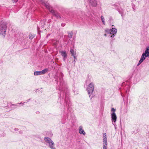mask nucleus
<instances>
[{
    "label": "nucleus",
    "mask_w": 149,
    "mask_h": 149,
    "mask_svg": "<svg viewBox=\"0 0 149 149\" xmlns=\"http://www.w3.org/2000/svg\"><path fill=\"white\" fill-rule=\"evenodd\" d=\"M63 74L62 72H60L59 73L56 74L54 77L57 84H58L59 81L60 82L59 85H58V86L56 88V89L59 90L60 93L59 96L60 101H58V102H60L61 105L63 103L64 104V106L60 107L61 109H65V110L66 111L67 108V112L64 110V114H66L67 118H68L70 113V117L73 120L75 119V117L74 114L72 113L73 110L71 107V103L69 97V90L64 82L63 79Z\"/></svg>",
    "instance_id": "1"
},
{
    "label": "nucleus",
    "mask_w": 149,
    "mask_h": 149,
    "mask_svg": "<svg viewBox=\"0 0 149 149\" xmlns=\"http://www.w3.org/2000/svg\"><path fill=\"white\" fill-rule=\"evenodd\" d=\"M130 81L129 79L123 82L121 84V87L119 88L120 90L121 91L123 89L124 91V92L127 93L130 91Z\"/></svg>",
    "instance_id": "2"
},
{
    "label": "nucleus",
    "mask_w": 149,
    "mask_h": 149,
    "mask_svg": "<svg viewBox=\"0 0 149 149\" xmlns=\"http://www.w3.org/2000/svg\"><path fill=\"white\" fill-rule=\"evenodd\" d=\"M7 22L2 21L0 23V35L4 37L7 29Z\"/></svg>",
    "instance_id": "3"
},
{
    "label": "nucleus",
    "mask_w": 149,
    "mask_h": 149,
    "mask_svg": "<svg viewBox=\"0 0 149 149\" xmlns=\"http://www.w3.org/2000/svg\"><path fill=\"white\" fill-rule=\"evenodd\" d=\"M49 12L52 14L58 20L61 19L64 20L65 19V17L61 16L60 13L58 11L56 10L53 9V8H50L48 10Z\"/></svg>",
    "instance_id": "4"
},
{
    "label": "nucleus",
    "mask_w": 149,
    "mask_h": 149,
    "mask_svg": "<svg viewBox=\"0 0 149 149\" xmlns=\"http://www.w3.org/2000/svg\"><path fill=\"white\" fill-rule=\"evenodd\" d=\"M94 89V84L92 82L90 83L88 85L86 90L89 95V97H91V100L92 99V98L94 96V95L93 94Z\"/></svg>",
    "instance_id": "5"
},
{
    "label": "nucleus",
    "mask_w": 149,
    "mask_h": 149,
    "mask_svg": "<svg viewBox=\"0 0 149 149\" xmlns=\"http://www.w3.org/2000/svg\"><path fill=\"white\" fill-rule=\"evenodd\" d=\"M122 3L120 4H118V5H117L116 4H112V6H114L115 9H116L120 14L122 17L123 16H124L125 15V14L124 13V10L121 8V4Z\"/></svg>",
    "instance_id": "6"
},
{
    "label": "nucleus",
    "mask_w": 149,
    "mask_h": 149,
    "mask_svg": "<svg viewBox=\"0 0 149 149\" xmlns=\"http://www.w3.org/2000/svg\"><path fill=\"white\" fill-rule=\"evenodd\" d=\"M45 141L49 144V148L52 149H56L54 147V144L52 140L50 138L48 137H45L44 138Z\"/></svg>",
    "instance_id": "7"
},
{
    "label": "nucleus",
    "mask_w": 149,
    "mask_h": 149,
    "mask_svg": "<svg viewBox=\"0 0 149 149\" xmlns=\"http://www.w3.org/2000/svg\"><path fill=\"white\" fill-rule=\"evenodd\" d=\"M24 34L21 32H19L17 34H15V36L17 38L16 41L18 42L23 39L24 38Z\"/></svg>",
    "instance_id": "8"
},
{
    "label": "nucleus",
    "mask_w": 149,
    "mask_h": 149,
    "mask_svg": "<svg viewBox=\"0 0 149 149\" xmlns=\"http://www.w3.org/2000/svg\"><path fill=\"white\" fill-rule=\"evenodd\" d=\"M117 31V29L115 28H112L111 29H106L105 30V32L106 33L111 35L112 34H116Z\"/></svg>",
    "instance_id": "9"
},
{
    "label": "nucleus",
    "mask_w": 149,
    "mask_h": 149,
    "mask_svg": "<svg viewBox=\"0 0 149 149\" xmlns=\"http://www.w3.org/2000/svg\"><path fill=\"white\" fill-rule=\"evenodd\" d=\"M49 70L47 68H45L43 70L40 71H36L34 72V74L35 75H39L43 74L47 72Z\"/></svg>",
    "instance_id": "10"
},
{
    "label": "nucleus",
    "mask_w": 149,
    "mask_h": 149,
    "mask_svg": "<svg viewBox=\"0 0 149 149\" xmlns=\"http://www.w3.org/2000/svg\"><path fill=\"white\" fill-rule=\"evenodd\" d=\"M46 20L45 19H43L42 20H41L39 23V25H37V28L38 30L40 29L44 28L45 25L46 24Z\"/></svg>",
    "instance_id": "11"
},
{
    "label": "nucleus",
    "mask_w": 149,
    "mask_h": 149,
    "mask_svg": "<svg viewBox=\"0 0 149 149\" xmlns=\"http://www.w3.org/2000/svg\"><path fill=\"white\" fill-rule=\"evenodd\" d=\"M39 1L41 3L45 6L48 10L50 8H52V7L50 6L49 3L47 1H45V0H39Z\"/></svg>",
    "instance_id": "12"
},
{
    "label": "nucleus",
    "mask_w": 149,
    "mask_h": 149,
    "mask_svg": "<svg viewBox=\"0 0 149 149\" xmlns=\"http://www.w3.org/2000/svg\"><path fill=\"white\" fill-rule=\"evenodd\" d=\"M60 53H61V55L63 57V60L65 61L66 60L68 56L67 54L65 51H60Z\"/></svg>",
    "instance_id": "13"
},
{
    "label": "nucleus",
    "mask_w": 149,
    "mask_h": 149,
    "mask_svg": "<svg viewBox=\"0 0 149 149\" xmlns=\"http://www.w3.org/2000/svg\"><path fill=\"white\" fill-rule=\"evenodd\" d=\"M74 45H73V46H72L70 47V52L71 54V55L73 56L74 58L76 59V52H74Z\"/></svg>",
    "instance_id": "14"
},
{
    "label": "nucleus",
    "mask_w": 149,
    "mask_h": 149,
    "mask_svg": "<svg viewBox=\"0 0 149 149\" xmlns=\"http://www.w3.org/2000/svg\"><path fill=\"white\" fill-rule=\"evenodd\" d=\"M89 4L92 7H96L97 5V2L96 0H88Z\"/></svg>",
    "instance_id": "15"
},
{
    "label": "nucleus",
    "mask_w": 149,
    "mask_h": 149,
    "mask_svg": "<svg viewBox=\"0 0 149 149\" xmlns=\"http://www.w3.org/2000/svg\"><path fill=\"white\" fill-rule=\"evenodd\" d=\"M111 120L112 121V123H115L116 121L117 116L115 113H113L111 114Z\"/></svg>",
    "instance_id": "16"
},
{
    "label": "nucleus",
    "mask_w": 149,
    "mask_h": 149,
    "mask_svg": "<svg viewBox=\"0 0 149 149\" xmlns=\"http://www.w3.org/2000/svg\"><path fill=\"white\" fill-rule=\"evenodd\" d=\"M148 54H149V46H148L146 47L144 53H143L141 56L144 58L145 55Z\"/></svg>",
    "instance_id": "17"
},
{
    "label": "nucleus",
    "mask_w": 149,
    "mask_h": 149,
    "mask_svg": "<svg viewBox=\"0 0 149 149\" xmlns=\"http://www.w3.org/2000/svg\"><path fill=\"white\" fill-rule=\"evenodd\" d=\"M18 42L22 46H24L26 45L27 43V41L25 39V38H24L21 41H19Z\"/></svg>",
    "instance_id": "18"
},
{
    "label": "nucleus",
    "mask_w": 149,
    "mask_h": 149,
    "mask_svg": "<svg viewBox=\"0 0 149 149\" xmlns=\"http://www.w3.org/2000/svg\"><path fill=\"white\" fill-rule=\"evenodd\" d=\"M79 133L81 134H82L83 135H85L86 133L84 130L82 129L81 126L79 127Z\"/></svg>",
    "instance_id": "19"
},
{
    "label": "nucleus",
    "mask_w": 149,
    "mask_h": 149,
    "mask_svg": "<svg viewBox=\"0 0 149 149\" xmlns=\"http://www.w3.org/2000/svg\"><path fill=\"white\" fill-rule=\"evenodd\" d=\"M144 58L141 56L139 61L137 64V66H139L145 60Z\"/></svg>",
    "instance_id": "20"
},
{
    "label": "nucleus",
    "mask_w": 149,
    "mask_h": 149,
    "mask_svg": "<svg viewBox=\"0 0 149 149\" xmlns=\"http://www.w3.org/2000/svg\"><path fill=\"white\" fill-rule=\"evenodd\" d=\"M35 36V35L34 34H32L30 33L29 35V38L30 40L32 39Z\"/></svg>",
    "instance_id": "21"
},
{
    "label": "nucleus",
    "mask_w": 149,
    "mask_h": 149,
    "mask_svg": "<svg viewBox=\"0 0 149 149\" xmlns=\"http://www.w3.org/2000/svg\"><path fill=\"white\" fill-rule=\"evenodd\" d=\"M73 34V32L72 31L71 32V33H68V37L70 39L71 38L72 36V35Z\"/></svg>",
    "instance_id": "22"
},
{
    "label": "nucleus",
    "mask_w": 149,
    "mask_h": 149,
    "mask_svg": "<svg viewBox=\"0 0 149 149\" xmlns=\"http://www.w3.org/2000/svg\"><path fill=\"white\" fill-rule=\"evenodd\" d=\"M101 19L103 23V24L104 25H105V21H104V17L102 15L101 16Z\"/></svg>",
    "instance_id": "23"
},
{
    "label": "nucleus",
    "mask_w": 149,
    "mask_h": 149,
    "mask_svg": "<svg viewBox=\"0 0 149 149\" xmlns=\"http://www.w3.org/2000/svg\"><path fill=\"white\" fill-rule=\"evenodd\" d=\"M116 34H112L111 36H110V38H111V39H112L113 40H115L114 37L116 36Z\"/></svg>",
    "instance_id": "24"
},
{
    "label": "nucleus",
    "mask_w": 149,
    "mask_h": 149,
    "mask_svg": "<svg viewBox=\"0 0 149 149\" xmlns=\"http://www.w3.org/2000/svg\"><path fill=\"white\" fill-rule=\"evenodd\" d=\"M131 5L132 6V8L133 9V10L135 11L136 9V8L135 7V4H134L133 3H131Z\"/></svg>",
    "instance_id": "25"
},
{
    "label": "nucleus",
    "mask_w": 149,
    "mask_h": 149,
    "mask_svg": "<svg viewBox=\"0 0 149 149\" xmlns=\"http://www.w3.org/2000/svg\"><path fill=\"white\" fill-rule=\"evenodd\" d=\"M12 106H14L16 107H15V108H16L17 107H20V106H19V103H17V104H12Z\"/></svg>",
    "instance_id": "26"
},
{
    "label": "nucleus",
    "mask_w": 149,
    "mask_h": 149,
    "mask_svg": "<svg viewBox=\"0 0 149 149\" xmlns=\"http://www.w3.org/2000/svg\"><path fill=\"white\" fill-rule=\"evenodd\" d=\"M111 114H113V113H115V111H116V109L114 108H112L111 109Z\"/></svg>",
    "instance_id": "27"
},
{
    "label": "nucleus",
    "mask_w": 149,
    "mask_h": 149,
    "mask_svg": "<svg viewBox=\"0 0 149 149\" xmlns=\"http://www.w3.org/2000/svg\"><path fill=\"white\" fill-rule=\"evenodd\" d=\"M68 15L70 17V18H74V15H72V14H69Z\"/></svg>",
    "instance_id": "28"
},
{
    "label": "nucleus",
    "mask_w": 149,
    "mask_h": 149,
    "mask_svg": "<svg viewBox=\"0 0 149 149\" xmlns=\"http://www.w3.org/2000/svg\"><path fill=\"white\" fill-rule=\"evenodd\" d=\"M79 13H81L82 15V17H84L85 15V13L84 12L82 11H80L79 12Z\"/></svg>",
    "instance_id": "29"
},
{
    "label": "nucleus",
    "mask_w": 149,
    "mask_h": 149,
    "mask_svg": "<svg viewBox=\"0 0 149 149\" xmlns=\"http://www.w3.org/2000/svg\"><path fill=\"white\" fill-rule=\"evenodd\" d=\"M113 20V19L111 17H110L109 18V22L110 23H111Z\"/></svg>",
    "instance_id": "30"
},
{
    "label": "nucleus",
    "mask_w": 149,
    "mask_h": 149,
    "mask_svg": "<svg viewBox=\"0 0 149 149\" xmlns=\"http://www.w3.org/2000/svg\"><path fill=\"white\" fill-rule=\"evenodd\" d=\"M74 60L72 61V63H74V65L75 64V63L76 61H77V57H76V59L74 58Z\"/></svg>",
    "instance_id": "31"
},
{
    "label": "nucleus",
    "mask_w": 149,
    "mask_h": 149,
    "mask_svg": "<svg viewBox=\"0 0 149 149\" xmlns=\"http://www.w3.org/2000/svg\"><path fill=\"white\" fill-rule=\"evenodd\" d=\"M147 57H148L149 58V54H146V55H145L144 56V59L145 60L146 58H147Z\"/></svg>",
    "instance_id": "32"
},
{
    "label": "nucleus",
    "mask_w": 149,
    "mask_h": 149,
    "mask_svg": "<svg viewBox=\"0 0 149 149\" xmlns=\"http://www.w3.org/2000/svg\"><path fill=\"white\" fill-rule=\"evenodd\" d=\"M103 143L104 144L105 146H107V141H103Z\"/></svg>",
    "instance_id": "33"
},
{
    "label": "nucleus",
    "mask_w": 149,
    "mask_h": 149,
    "mask_svg": "<svg viewBox=\"0 0 149 149\" xmlns=\"http://www.w3.org/2000/svg\"><path fill=\"white\" fill-rule=\"evenodd\" d=\"M26 103V102H21L19 103V106H20L21 104L23 105L24 104H25Z\"/></svg>",
    "instance_id": "34"
},
{
    "label": "nucleus",
    "mask_w": 149,
    "mask_h": 149,
    "mask_svg": "<svg viewBox=\"0 0 149 149\" xmlns=\"http://www.w3.org/2000/svg\"><path fill=\"white\" fill-rule=\"evenodd\" d=\"M121 3H122L121 4V6H122L121 8H122V7H123L125 6L124 4L122 3L121 2L120 3H116L115 4H116L117 5H118V4H120Z\"/></svg>",
    "instance_id": "35"
},
{
    "label": "nucleus",
    "mask_w": 149,
    "mask_h": 149,
    "mask_svg": "<svg viewBox=\"0 0 149 149\" xmlns=\"http://www.w3.org/2000/svg\"><path fill=\"white\" fill-rule=\"evenodd\" d=\"M114 40H113L112 39H111L110 44H111V46H112V45L113 44V41Z\"/></svg>",
    "instance_id": "36"
},
{
    "label": "nucleus",
    "mask_w": 149,
    "mask_h": 149,
    "mask_svg": "<svg viewBox=\"0 0 149 149\" xmlns=\"http://www.w3.org/2000/svg\"><path fill=\"white\" fill-rule=\"evenodd\" d=\"M103 149H107V146L104 145L103 146Z\"/></svg>",
    "instance_id": "37"
},
{
    "label": "nucleus",
    "mask_w": 149,
    "mask_h": 149,
    "mask_svg": "<svg viewBox=\"0 0 149 149\" xmlns=\"http://www.w3.org/2000/svg\"><path fill=\"white\" fill-rule=\"evenodd\" d=\"M107 138L106 137H103V141H107Z\"/></svg>",
    "instance_id": "38"
},
{
    "label": "nucleus",
    "mask_w": 149,
    "mask_h": 149,
    "mask_svg": "<svg viewBox=\"0 0 149 149\" xmlns=\"http://www.w3.org/2000/svg\"><path fill=\"white\" fill-rule=\"evenodd\" d=\"M18 0H12L13 3H16L18 1Z\"/></svg>",
    "instance_id": "39"
},
{
    "label": "nucleus",
    "mask_w": 149,
    "mask_h": 149,
    "mask_svg": "<svg viewBox=\"0 0 149 149\" xmlns=\"http://www.w3.org/2000/svg\"><path fill=\"white\" fill-rule=\"evenodd\" d=\"M65 23H62L61 24V26L62 27L64 26H65Z\"/></svg>",
    "instance_id": "40"
},
{
    "label": "nucleus",
    "mask_w": 149,
    "mask_h": 149,
    "mask_svg": "<svg viewBox=\"0 0 149 149\" xmlns=\"http://www.w3.org/2000/svg\"><path fill=\"white\" fill-rule=\"evenodd\" d=\"M103 137H106V134L105 133H104L103 134Z\"/></svg>",
    "instance_id": "41"
},
{
    "label": "nucleus",
    "mask_w": 149,
    "mask_h": 149,
    "mask_svg": "<svg viewBox=\"0 0 149 149\" xmlns=\"http://www.w3.org/2000/svg\"><path fill=\"white\" fill-rule=\"evenodd\" d=\"M20 134H22L23 133V132L22 130L20 131L19 132Z\"/></svg>",
    "instance_id": "42"
},
{
    "label": "nucleus",
    "mask_w": 149,
    "mask_h": 149,
    "mask_svg": "<svg viewBox=\"0 0 149 149\" xmlns=\"http://www.w3.org/2000/svg\"><path fill=\"white\" fill-rule=\"evenodd\" d=\"M37 31H38V34H40V32H41V31L40 30V29H39V30H37Z\"/></svg>",
    "instance_id": "43"
},
{
    "label": "nucleus",
    "mask_w": 149,
    "mask_h": 149,
    "mask_svg": "<svg viewBox=\"0 0 149 149\" xmlns=\"http://www.w3.org/2000/svg\"><path fill=\"white\" fill-rule=\"evenodd\" d=\"M14 130L15 131H17L19 130V129L17 128H15Z\"/></svg>",
    "instance_id": "44"
},
{
    "label": "nucleus",
    "mask_w": 149,
    "mask_h": 149,
    "mask_svg": "<svg viewBox=\"0 0 149 149\" xmlns=\"http://www.w3.org/2000/svg\"><path fill=\"white\" fill-rule=\"evenodd\" d=\"M112 124L114 125L115 129H116V124H115V123H112Z\"/></svg>",
    "instance_id": "45"
},
{
    "label": "nucleus",
    "mask_w": 149,
    "mask_h": 149,
    "mask_svg": "<svg viewBox=\"0 0 149 149\" xmlns=\"http://www.w3.org/2000/svg\"><path fill=\"white\" fill-rule=\"evenodd\" d=\"M1 136L3 137L4 136L3 134H0V137H1Z\"/></svg>",
    "instance_id": "46"
},
{
    "label": "nucleus",
    "mask_w": 149,
    "mask_h": 149,
    "mask_svg": "<svg viewBox=\"0 0 149 149\" xmlns=\"http://www.w3.org/2000/svg\"><path fill=\"white\" fill-rule=\"evenodd\" d=\"M31 100V99L30 98L28 100H26V101H27V102H29V101H30V100Z\"/></svg>",
    "instance_id": "47"
},
{
    "label": "nucleus",
    "mask_w": 149,
    "mask_h": 149,
    "mask_svg": "<svg viewBox=\"0 0 149 149\" xmlns=\"http://www.w3.org/2000/svg\"><path fill=\"white\" fill-rule=\"evenodd\" d=\"M104 36H107V34H104Z\"/></svg>",
    "instance_id": "48"
},
{
    "label": "nucleus",
    "mask_w": 149,
    "mask_h": 149,
    "mask_svg": "<svg viewBox=\"0 0 149 149\" xmlns=\"http://www.w3.org/2000/svg\"><path fill=\"white\" fill-rule=\"evenodd\" d=\"M79 17H80V18H82V15H80Z\"/></svg>",
    "instance_id": "49"
},
{
    "label": "nucleus",
    "mask_w": 149,
    "mask_h": 149,
    "mask_svg": "<svg viewBox=\"0 0 149 149\" xmlns=\"http://www.w3.org/2000/svg\"><path fill=\"white\" fill-rule=\"evenodd\" d=\"M35 102H37V101L36 100H35Z\"/></svg>",
    "instance_id": "50"
},
{
    "label": "nucleus",
    "mask_w": 149,
    "mask_h": 149,
    "mask_svg": "<svg viewBox=\"0 0 149 149\" xmlns=\"http://www.w3.org/2000/svg\"><path fill=\"white\" fill-rule=\"evenodd\" d=\"M74 93H75V91H74Z\"/></svg>",
    "instance_id": "51"
},
{
    "label": "nucleus",
    "mask_w": 149,
    "mask_h": 149,
    "mask_svg": "<svg viewBox=\"0 0 149 149\" xmlns=\"http://www.w3.org/2000/svg\"><path fill=\"white\" fill-rule=\"evenodd\" d=\"M133 1V0H131V1Z\"/></svg>",
    "instance_id": "52"
}]
</instances>
